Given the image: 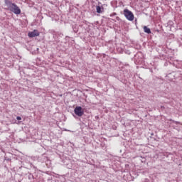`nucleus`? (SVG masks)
<instances>
[{"label":"nucleus","instance_id":"nucleus-1","mask_svg":"<svg viewBox=\"0 0 182 182\" xmlns=\"http://www.w3.org/2000/svg\"><path fill=\"white\" fill-rule=\"evenodd\" d=\"M6 5H7L11 12H13L16 15L21 14V9H19V6L16 4L11 3V1H6Z\"/></svg>","mask_w":182,"mask_h":182},{"label":"nucleus","instance_id":"nucleus-2","mask_svg":"<svg viewBox=\"0 0 182 182\" xmlns=\"http://www.w3.org/2000/svg\"><path fill=\"white\" fill-rule=\"evenodd\" d=\"M124 15L128 21H134V14L130 10L125 9L124 10Z\"/></svg>","mask_w":182,"mask_h":182},{"label":"nucleus","instance_id":"nucleus-3","mask_svg":"<svg viewBox=\"0 0 182 182\" xmlns=\"http://www.w3.org/2000/svg\"><path fill=\"white\" fill-rule=\"evenodd\" d=\"M74 113L76 114V116L82 117L84 114L83 109H82V107H76L74 109Z\"/></svg>","mask_w":182,"mask_h":182},{"label":"nucleus","instance_id":"nucleus-4","mask_svg":"<svg viewBox=\"0 0 182 182\" xmlns=\"http://www.w3.org/2000/svg\"><path fill=\"white\" fill-rule=\"evenodd\" d=\"M40 33L38 30H34L33 31H30L28 33V36L29 38H35L36 36H39Z\"/></svg>","mask_w":182,"mask_h":182},{"label":"nucleus","instance_id":"nucleus-5","mask_svg":"<svg viewBox=\"0 0 182 182\" xmlns=\"http://www.w3.org/2000/svg\"><path fill=\"white\" fill-rule=\"evenodd\" d=\"M143 29H144V32H145V33H148V34L151 33V30H150V28H148L147 26H144Z\"/></svg>","mask_w":182,"mask_h":182},{"label":"nucleus","instance_id":"nucleus-6","mask_svg":"<svg viewBox=\"0 0 182 182\" xmlns=\"http://www.w3.org/2000/svg\"><path fill=\"white\" fill-rule=\"evenodd\" d=\"M96 11L97 14H102V8L100 7V6H96Z\"/></svg>","mask_w":182,"mask_h":182},{"label":"nucleus","instance_id":"nucleus-7","mask_svg":"<svg viewBox=\"0 0 182 182\" xmlns=\"http://www.w3.org/2000/svg\"><path fill=\"white\" fill-rule=\"evenodd\" d=\"M16 119H17L18 120H22V118H21V117H17Z\"/></svg>","mask_w":182,"mask_h":182}]
</instances>
